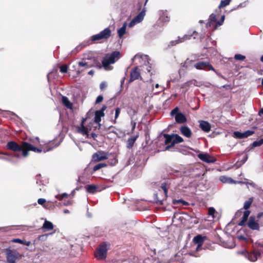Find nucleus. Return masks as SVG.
<instances>
[{"mask_svg": "<svg viewBox=\"0 0 263 263\" xmlns=\"http://www.w3.org/2000/svg\"><path fill=\"white\" fill-rule=\"evenodd\" d=\"M111 35V31L109 28H106L99 33L91 36V41L92 42L99 41L101 40H107Z\"/></svg>", "mask_w": 263, "mask_h": 263, "instance_id": "423d86ee", "label": "nucleus"}, {"mask_svg": "<svg viewBox=\"0 0 263 263\" xmlns=\"http://www.w3.org/2000/svg\"><path fill=\"white\" fill-rule=\"evenodd\" d=\"M189 254L190 255V256H195V257H198V255H197L195 254V253L194 252H190L189 253Z\"/></svg>", "mask_w": 263, "mask_h": 263, "instance_id": "4d7b16f0", "label": "nucleus"}, {"mask_svg": "<svg viewBox=\"0 0 263 263\" xmlns=\"http://www.w3.org/2000/svg\"><path fill=\"white\" fill-rule=\"evenodd\" d=\"M183 66L186 68H189L193 66L198 70H203L205 71L212 70L216 72L213 66L208 61H199L194 63V60L187 59L184 63Z\"/></svg>", "mask_w": 263, "mask_h": 263, "instance_id": "f03ea898", "label": "nucleus"}, {"mask_svg": "<svg viewBox=\"0 0 263 263\" xmlns=\"http://www.w3.org/2000/svg\"><path fill=\"white\" fill-rule=\"evenodd\" d=\"M261 254V249H258L257 251H254L253 253L248 254V258L249 260L252 261H255L258 258V256Z\"/></svg>", "mask_w": 263, "mask_h": 263, "instance_id": "6ab92c4d", "label": "nucleus"}, {"mask_svg": "<svg viewBox=\"0 0 263 263\" xmlns=\"http://www.w3.org/2000/svg\"><path fill=\"white\" fill-rule=\"evenodd\" d=\"M12 242L19 243L21 244H24L23 240H22L20 239H18V238L13 239V240H12Z\"/></svg>", "mask_w": 263, "mask_h": 263, "instance_id": "de8ad7c7", "label": "nucleus"}, {"mask_svg": "<svg viewBox=\"0 0 263 263\" xmlns=\"http://www.w3.org/2000/svg\"><path fill=\"white\" fill-rule=\"evenodd\" d=\"M108 249V248L106 243L101 244L95 254V257L99 260L105 259Z\"/></svg>", "mask_w": 263, "mask_h": 263, "instance_id": "6e6552de", "label": "nucleus"}, {"mask_svg": "<svg viewBox=\"0 0 263 263\" xmlns=\"http://www.w3.org/2000/svg\"><path fill=\"white\" fill-rule=\"evenodd\" d=\"M145 8H144L142 10L133 18V20L130 23L129 26H131L132 25V23L141 22L143 20L144 16L145 15Z\"/></svg>", "mask_w": 263, "mask_h": 263, "instance_id": "4468645a", "label": "nucleus"}, {"mask_svg": "<svg viewBox=\"0 0 263 263\" xmlns=\"http://www.w3.org/2000/svg\"><path fill=\"white\" fill-rule=\"evenodd\" d=\"M13 157L19 158L21 157V155L20 154H15L13 155Z\"/></svg>", "mask_w": 263, "mask_h": 263, "instance_id": "e2e57ef3", "label": "nucleus"}, {"mask_svg": "<svg viewBox=\"0 0 263 263\" xmlns=\"http://www.w3.org/2000/svg\"><path fill=\"white\" fill-rule=\"evenodd\" d=\"M78 182L80 183L85 184L86 182L83 180V178L82 176H79L78 178Z\"/></svg>", "mask_w": 263, "mask_h": 263, "instance_id": "603ef678", "label": "nucleus"}, {"mask_svg": "<svg viewBox=\"0 0 263 263\" xmlns=\"http://www.w3.org/2000/svg\"><path fill=\"white\" fill-rule=\"evenodd\" d=\"M263 144V138L258 141H254L253 143V145L254 147L260 146Z\"/></svg>", "mask_w": 263, "mask_h": 263, "instance_id": "ea45409f", "label": "nucleus"}, {"mask_svg": "<svg viewBox=\"0 0 263 263\" xmlns=\"http://www.w3.org/2000/svg\"><path fill=\"white\" fill-rule=\"evenodd\" d=\"M165 143L167 145L166 149L174 146L175 144L179 143L183 141V138L177 134H164Z\"/></svg>", "mask_w": 263, "mask_h": 263, "instance_id": "20e7f679", "label": "nucleus"}, {"mask_svg": "<svg viewBox=\"0 0 263 263\" xmlns=\"http://www.w3.org/2000/svg\"><path fill=\"white\" fill-rule=\"evenodd\" d=\"M59 69L61 73H65L67 72L68 66L66 64H63L60 66Z\"/></svg>", "mask_w": 263, "mask_h": 263, "instance_id": "72a5a7b5", "label": "nucleus"}, {"mask_svg": "<svg viewBox=\"0 0 263 263\" xmlns=\"http://www.w3.org/2000/svg\"><path fill=\"white\" fill-rule=\"evenodd\" d=\"M199 34L196 31H194L192 33H189L187 34H185L183 37H178V40L172 41L170 42L168 46H174L176 45L177 44L182 43L186 40H190L193 37L194 39H197L198 37Z\"/></svg>", "mask_w": 263, "mask_h": 263, "instance_id": "0eeeda50", "label": "nucleus"}, {"mask_svg": "<svg viewBox=\"0 0 263 263\" xmlns=\"http://www.w3.org/2000/svg\"><path fill=\"white\" fill-rule=\"evenodd\" d=\"M104 116V113L102 112V111L97 110L95 112V122L99 123L101 119V118Z\"/></svg>", "mask_w": 263, "mask_h": 263, "instance_id": "bb28decb", "label": "nucleus"}, {"mask_svg": "<svg viewBox=\"0 0 263 263\" xmlns=\"http://www.w3.org/2000/svg\"><path fill=\"white\" fill-rule=\"evenodd\" d=\"M86 62L90 65V68L95 66H98L100 65L98 60L95 57H91L86 59Z\"/></svg>", "mask_w": 263, "mask_h": 263, "instance_id": "aec40b11", "label": "nucleus"}, {"mask_svg": "<svg viewBox=\"0 0 263 263\" xmlns=\"http://www.w3.org/2000/svg\"><path fill=\"white\" fill-rule=\"evenodd\" d=\"M254 131L248 130L243 133V135L245 138H247L254 134Z\"/></svg>", "mask_w": 263, "mask_h": 263, "instance_id": "a19ab883", "label": "nucleus"}, {"mask_svg": "<svg viewBox=\"0 0 263 263\" xmlns=\"http://www.w3.org/2000/svg\"><path fill=\"white\" fill-rule=\"evenodd\" d=\"M248 226L252 230H258L259 229V224L255 220V218L250 217L248 222Z\"/></svg>", "mask_w": 263, "mask_h": 263, "instance_id": "dca6fc26", "label": "nucleus"}, {"mask_svg": "<svg viewBox=\"0 0 263 263\" xmlns=\"http://www.w3.org/2000/svg\"><path fill=\"white\" fill-rule=\"evenodd\" d=\"M89 64L86 62V59H83V60L81 62H79L78 63V65L79 67H84L83 69H81V71H83L85 69H87L90 68Z\"/></svg>", "mask_w": 263, "mask_h": 263, "instance_id": "393cba45", "label": "nucleus"}, {"mask_svg": "<svg viewBox=\"0 0 263 263\" xmlns=\"http://www.w3.org/2000/svg\"><path fill=\"white\" fill-rule=\"evenodd\" d=\"M58 69L57 68L53 69L47 75V79L49 82L53 81L54 80H58Z\"/></svg>", "mask_w": 263, "mask_h": 263, "instance_id": "2eb2a0df", "label": "nucleus"}, {"mask_svg": "<svg viewBox=\"0 0 263 263\" xmlns=\"http://www.w3.org/2000/svg\"><path fill=\"white\" fill-rule=\"evenodd\" d=\"M252 201H253L252 198H249V199L248 200L246 201L244 203L243 209H245V210L248 209L250 208V206H251V204H252Z\"/></svg>", "mask_w": 263, "mask_h": 263, "instance_id": "f704fd0d", "label": "nucleus"}, {"mask_svg": "<svg viewBox=\"0 0 263 263\" xmlns=\"http://www.w3.org/2000/svg\"><path fill=\"white\" fill-rule=\"evenodd\" d=\"M216 212L215 209L213 207H210L208 210L209 215L212 216V218H214V214Z\"/></svg>", "mask_w": 263, "mask_h": 263, "instance_id": "58836bf2", "label": "nucleus"}, {"mask_svg": "<svg viewBox=\"0 0 263 263\" xmlns=\"http://www.w3.org/2000/svg\"><path fill=\"white\" fill-rule=\"evenodd\" d=\"M88 73L90 75H92L94 73V71L93 70H90Z\"/></svg>", "mask_w": 263, "mask_h": 263, "instance_id": "774afa93", "label": "nucleus"}, {"mask_svg": "<svg viewBox=\"0 0 263 263\" xmlns=\"http://www.w3.org/2000/svg\"><path fill=\"white\" fill-rule=\"evenodd\" d=\"M222 87L223 88H229V89H230L231 88V86L230 85H223L222 86Z\"/></svg>", "mask_w": 263, "mask_h": 263, "instance_id": "0e129e2a", "label": "nucleus"}, {"mask_svg": "<svg viewBox=\"0 0 263 263\" xmlns=\"http://www.w3.org/2000/svg\"><path fill=\"white\" fill-rule=\"evenodd\" d=\"M161 189L163 190L164 194L165 196H167V187H166V184L165 183H163L161 184Z\"/></svg>", "mask_w": 263, "mask_h": 263, "instance_id": "a18cd8bd", "label": "nucleus"}, {"mask_svg": "<svg viewBox=\"0 0 263 263\" xmlns=\"http://www.w3.org/2000/svg\"><path fill=\"white\" fill-rule=\"evenodd\" d=\"M248 159L247 155H245L242 159V163H244Z\"/></svg>", "mask_w": 263, "mask_h": 263, "instance_id": "6e6d98bb", "label": "nucleus"}, {"mask_svg": "<svg viewBox=\"0 0 263 263\" xmlns=\"http://www.w3.org/2000/svg\"><path fill=\"white\" fill-rule=\"evenodd\" d=\"M106 107L105 106H103L101 110L99 111H102V112H104V111L106 109Z\"/></svg>", "mask_w": 263, "mask_h": 263, "instance_id": "69168bd1", "label": "nucleus"}, {"mask_svg": "<svg viewBox=\"0 0 263 263\" xmlns=\"http://www.w3.org/2000/svg\"><path fill=\"white\" fill-rule=\"evenodd\" d=\"M234 137L238 139H242L244 138L243 133H240L239 132H235L233 133Z\"/></svg>", "mask_w": 263, "mask_h": 263, "instance_id": "e433bc0d", "label": "nucleus"}, {"mask_svg": "<svg viewBox=\"0 0 263 263\" xmlns=\"http://www.w3.org/2000/svg\"><path fill=\"white\" fill-rule=\"evenodd\" d=\"M103 98L102 96H99L97 98V99L96 100V103H99L103 101Z\"/></svg>", "mask_w": 263, "mask_h": 263, "instance_id": "3c124183", "label": "nucleus"}, {"mask_svg": "<svg viewBox=\"0 0 263 263\" xmlns=\"http://www.w3.org/2000/svg\"><path fill=\"white\" fill-rule=\"evenodd\" d=\"M6 258L8 263H15L18 259V253L15 251L10 249L6 250Z\"/></svg>", "mask_w": 263, "mask_h": 263, "instance_id": "1a4fd4ad", "label": "nucleus"}, {"mask_svg": "<svg viewBox=\"0 0 263 263\" xmlns=\"http://www.w3.org/2000/svg\"><path fill=\"white\" fill-rule=\"evenodd\" d=\"M42 229L45 231L52 230L53 229V225L51 222L45 220L43 225Z\"/></svg>", "mask_w": 263, "mask_h": 263, "instance_id": "4be33fe9", "label": "nucleus"}, {"mask_svg": "<svg viewBox=\"0 0 263 263\" xmlns=\"http://www.w3.org/2000/svg\"><path fill=\"white\" fill-rule=\"evenodd\" d=\"M135 80H142V77L141 76V70L138 66L134 67L131 70L129 82H132Z\"/></svg>", "mask_w": 263, "mask_h": 263, "instance_id": "9d476101", "label": "nucleus"}, {"mask_svg": "<svg viewBox=\"0 0 263 263\" xmlns=\"http://www.w3.org/2000/svg\"><path fill=\"white\" fill-rule=\"evenodd\" d=\"M85 188L87 192L93 194L96 192L98 186L93 184H90L86 185Z\"/></svg>", "mask_w": 263, "mask_h": 263, "instance_id": "cd10ccee", "label": "nucleus"}, {"mask_svg": "<svg viewBox=\"0 0 263 263\" xmlns=\"http://www.w3.org/2000/svg\"><path fill=\"white\" fill-rule=\"evenodd\" d=\"M234 59L238 61H243L246 59V57L245 55L240 54H236L234 56Z\"/></svg>", "mask_w": 263, "mask_h": 263, "instance_id": "4c0bfd02", "label": "nucleus"}, {"mask_svg": "<svg viewBox=\"0 0 263 263\" xmlns=\"http://www.w3.org/2000/svg\"><path fill=\"white\" fill-rule=\"evenodd\" d=\"M86 118H83L82 120V122H81V125H84V123L85 122L86 120Z\"/></svg>", "mask_w": 263, "mask_h": 263, "instance_id": "052dcab7", "label": "nucleus"}, {"mask_svg": "<svg viewBox=\"0 0 263 263\" xmlns=\"http://www.w3.org/2000/svg\"><path fill=\"white\" fill-rule=\"evenodd\" d=\"M68 196V194L66 193H63L60 195H57L55 196V198L59 199V200H61L62 199L64 198H66Z\"/></svg>", "mask_w": 263, "mask_h": 263, "instance_id": "79ce46f5", "label": "nucleus"}, {"mask_svg": "<svg viewBox=\"0 0 263 263\" xmlns=\"http://www.w3.org/2000/svg\"><path fill=\"white\" fill-rule=\"evenodd\" d=\"M202 245H197V247H196V250L198 251L201 250V247Z\"/></svg>", "mask_w": 263, "mask_h": 263, "instance_id": "13d9d810", "label": "nucleus"}, {"mask_svg": "<svg viewBox=\"0 0 263 263\" xmlns=\"http://www.w3.org/2000/svg\"><path fill=\"white\" fill-rule=\"evenodd\" d=\"M180 130L181 134L187 138H190L192 136V131L186 126H182L180 128Z\"/></svg>", "mask_w": 263, "mask_h": 263, "instance_id": "a211bd4d", "label": "nucleus"}, {"mask_svg": "<svg viewBox=\"0 0 263 263\" xmlns=\"http://www.w3.org/2000/svg\"><path fill=\"white\" fill-rule=\"evenodd\" d=\"M204 239V237L201 235H198L193 238V241L195 244L202 245Z\"/></svg>", "mask_w": 263, "mask_h": 263, "instance_id": "5701e85b", "label": "nucleus"}, {"mask_svg": "<svg viewBox=\"0 0 263 263\" xmlns=\"http://www.w3.org/2000/svg\"><path fill=\"white\" fill-rule=\"evenodd\" d=\"M78 132L83 135H88V130L84 125H81L78 127Z\"/></svg>", "mask_w": 263, "mask_h": 263, "instance_id": "7c9ffc66", "label": "nucleus"}, {"mask_svg": "<svg viewBox=\"0 0 263 263\" xmlns=\"http://www.w3.org/2000/svg\"><path fill=\"white\" fill-rule=\"evenodd\" d=\"M106 166H107V164L106 163H99V164H97L96 165H95L93 167V171H97L99 170V169H100L102 167H105Z\"/></svg>", "mask_w": 263, "mask_h": 263, "instance_id": "c9c22d12", "label": "nucleus"}, {"mask_svg": "<svg viewBox=\"0 0 263 263\" xmlns=\"http://www.w3.org/2000/svg\"><path fill=\"white\" fill-rule=\"evenodd\" d=\"M109 155L104 151H98L93 154L92 159L93 162H97L107 159Z\"/></svg>", "mask_w": 263, "mask_h": 263, "instance_id": "9b49d317", "label": "nucleus"}, {"mask_svg": "<svg viewBox=\"0 0 263 263\" xmlns=\"http://www.w3.org/2000/svg\"><path fill=\"white\" fill-rule=\"evenodd\" d=\"M231 0H222L218 6L219 8H221L229 5Z\"/></svg>", "mask_w": 263, "mask_h": 263, "instance_id": "473e14b6", "label": "nucleus"}, {"mask_svg": "<svg viewBox=\"0 0 263 263\" xmlns=\"http://www.w3.org/2000/svg\"><path fill=\"white\" fill-rule=\"evenodd\" d=\"M126 24L124 23L123 25L118 30V36L121 38L126 32Z\"/></svg>", "mask_w": 263, "mask_h": 263, "instance_id": "c756f323", "label": "nucleus"}, {"mask_svg": "<svg viewBox=\"0 0 263 263\" xmlns=\"http://www.w3.org/2000/svg\"><path fill=\"white\" fill-rule=\"evenodd\" d=\"M46 202V200L44 198H40L37 200V203L41 205H44V204Z\"/></svg>", "mask_w": 263, "mask_h": 263, "instance_id": "8fccbe9b", "label": "nucleus"}, {"mask_svg": "<svg viewBox=\"0 0 263 263\" xmlns=\"http://www.w3.org/2000/svg\"><path fill=\"white\" fill-rule=\"evenodd\" d=\"M172 116H175V120L177 123H182L186 121L185 116L181 112H178V107L175 108L171 112Z\"/></svg>", "mask_w": 263, "mask_h": 263, "instance_id": "f8f14e48", "label": "nucleus"}, {"mask_svg": "<svg viewBox=\"0 0 263 263\" xmlns=\"http://www.w3.org/2000/svg\"><path fill=\"white\" fill-rule=\"evenodd\" d=\"M259 246H260V248L259 249H261V252L263 250V243H259Z\"/></svg>", "mask_w": 263, "mask_h": 263, "instance_id": "680f3d73", "label": "nucleus"}, {"mask_svg": "<svg viewBox=\"0 0 263 263\" xmlns=\"http://www.w3.org/2000/svg\"><path fill=\"white\" fill-rule=\"evenodd\" d=\"M120 52L118 51H114L111 54H106L102 61V66L106 70L112 69V66L110 65L115 63L120 59Z\"/></svg>", "mask_w": 263, "mask_h": 263, "instance_id": "7ed1b4c3", "label": "nucleus"}, {"mask_svg": "<svg viewBox=\"0 0 263 263\" xmlns=\"http://www.w3.org/2000/svg\"><path fill=\"white\" fill-rule=\"evenodd\" d=\"M41 177L40 175H37L36 176V184H39V185L40 186L39 190L40 191H45V186H44L43 183L42 182V181L41 179Z\"/></svg>", "mask_w": 263, "mask_h": 263, "instance_id": "c85d7f7f", "label": "nucleus"}, {"mask_svg": "<svg viewBox=\"0 0 263 263\" xmlns=\"http://www.w3.org/2000/svg\"><path fill=\"white\" fill-rule=\"evenodd\" d=\"M262 115H263V108H261V109L259 110V112H258V115H259V116H261Z\"/></svg>", "mask_w": 263, "mask_h": 263, "instance_id": "bf43d9fd", "label": "nucleus"}, {"mask_svg": "<svg viewBox=\"0 0 263 263\" xmlns=\"http://www.w3.org/2000/svg\"><path fill=\"white\" fill-rule=\"evenodd\" d=\"M176 203H181H181H183V204H184V205H186V204H187V202H186V201H185L182 200H177V201H176Z\"/></svg>", "mask_w": 263, "mask_h": 263, "instance_id": "5fc2aeb1", "label": "nucleus"}, {"mask_svg": "<svg viewBox=\"0 0 263 263\" xmlns=\"http://www.w3.org/2000/svg\"><path fill=\"white\" fill-rule=\"evenodd\" d=\"M31 141L34 145L39 144L40 147H35L26 142H23L21 145H20L14 141L8 142L6 147L7 149L15 152L22 151V155L24 157H26L28 156V152L30 151L40 153L43 151L44 153L48 152L53 148V147H51L48 144L43 146V144L41 143L39 137H35L34 139L31 140Z\"/></svg>", "mask_w": 263, "mask_h": 263, "instance_id": "f257e3e1", "label": "nucleus"}, {"mask_svg": "<svg viewBox=\"0 0 263 263\" xmlns=\"http://www.w3.org/2000/svg\"><path fill=\"white\" fill-rule=\"evenodd\" d=\"M165 143L167 145L166 149L174 146L175 144L179 143L183 141V138L177 134H164Z\"/></svg>", "mask_w": 263, "mask_h": 263, "instance_id": "39448f33", "label": "nucleus"}, {"mask_svg": "<svg viewBox=\"0 0 263 263\" xmlns=\"http://www.w3.org/2000/svg\"><path fill=\"white\" fill-rule=\"evenodd\" d=\"M209 20H210V23L216 22V21H217L216 15L215 14H214V13H212V14L210 15Z\"/></svg>", "mask_w": 263, "mask_h": 263, "instance_id": "c03bdc74", "label": "nucleus"}, {"mask_svg": "<svg viewBox=\"0 0 263 263\" xmlns=\"http://www.w3.org/2000/svg\"><path fill=\"white\" fill-rule=\"evenodd\" d=\"M62 102L67 108H71L72 104L70 102V101L68 100V99L67 97H62Z\"/></svg>", "mask_w": 263, "mask_h": 263, "instance_id": "2f4dec72", "label": "nucleus"}, {"mask_svg": "<svg viewBox=\"0 0 263 263\" xmlns=\"http://www.w3.org/2000/svg\"><path fill=\"white\" fill-rule=\"evenodd\" d=\"M224 15H222L221 16V20L220 21H217L216 22V26H221L222 24V23H223V22L224 21Z\"/></svg>", "mask_w": 263, "mask_h": 263, "instance_id": "49530a36", "label": "nucleus"}, {"mask_svg": "<svg viewBox=\"0 0 263 263\" xmlns=\"http://www.w3.org/2000/svg\"><path fill=\"white\" fill-rule=\"evenodd\" d=\"M120 111H121V109L119 107L116 108V109H115V121H114L115 123H116V120L118 118L119 114L120 113Z\"/></svg>", "mask_w": 263, "mask_h": 263, "instance_id": "37998d69", "label": "nucleus"}, {"mask_svg": "<svg viewBox=\"0 0 263 263\" xmlns=\"http://www.w3.org/2000/svg\"><path fill=\"white\" fill-rule=\"evenodd\" d=\"M250 214V211H246L243 213V215L242 218L241 220L239 222V225L242 226L244 225L245 222H246L248 218V217Z\"/></svg>", "mask_w": 263, "mask_h": 263, "instance_id": "a878e982", "label": "nucleus"}, {"mask_svg": "<svg viewBox=\"0 0 263 263\" xmlns=\"http://www.w3.org/2000/svg\"><path fill=\"white\" fill-rule=\"evenodd\" d=\"M199 127L203 131L206 133L210 131L211 127L210 124L205 121H199Z\"/></svg>", "mask_w": 263, "mask_h": 263, "instance_id": "f3484780", "label": "nucleus"}, {"mask_svg": "<svg viewBox=\"0 0 263 263\" xmlns=\"http://www.w3.org/2000/svg\"><path fill=\"white\" fill-rule=\"evenodd\" d=\"M138 136L136 135L135 136L131 137L130 138H128L127 142V147L128 148H130L133 147L134 143L135 142L136 140H137Z\"/></svg>", "mask_w": 263, "mask_h": 263, "instance_id": "b1692460", "label": "nucleus"}, {"mask_svg": "<svg viewBox=\"0 0 263 263\" xmlns=\"http://www.w3.org/2000/svg\"><path fill=\"white\" fill-rule=\"evenodd\" d=\"M219 180H220L221 182L224 183L236 184L237 183H238V182L234 181L231 178L224 176H220L219 178Z\"/></svg>", "mask_w": 263, "mask_h": 263, "instance_id": "412c9836", "label": "nucleus"}, {"mask_svg": "<svg viewBox=\"0 0 263 263\" xmlns=\"http://www.w3.org/2000/svg\"><path fill=\"white\" fill-rule=\"evenodd\" d=\"M198 157L201 161L208 163H214L216 161V159L214 157L207 153H200L198 155Z\"/></svg>", "mask_w": 263, "mask_h": 263, "instance_id": "ddd939ff", "label": "nucleus"}, {"mask_svg": "<svg viewBox=\"0 0 263 263\" xmlns=\"http://www.w3.org/2000/svg\"><path fill=\"white\" fill-rule=\"evenodd\" d=\"M238 238H239V239H241V240H245L246 239V238L244 236H242V235L238 236Z\"/></svg>", "mask_w": 263, "mask_h": 263, "instance_id": "338daca9", "label": "nucleus"}, {"mask_svg": "<svg viewBox=\"0 0 263 263\" xmlns=\"http://www.w3.org/2000/svg\"><path fill=\"white\" fill-rule=\"evenodd\" d=\"M238 183H243L246 184H250V185L252 186L253 187L255 188L256 187V185L253 182H238Z\"/></svg>", "mask_w": 263, "mask_h": 263, "instance_id": "09e8293b", "label": "nucleus"}, {"mask_svg": "<svg viewBox=\"0 0 263 263\" xmlns=\"http://www.w3.org/2000/svg\"><path fill=\"white\" fill-rule=\"evenodd\" d=\"M106 83H101L100 86V88L101 90H103L106 87Z\"/></svg>", "mask_w": 263, "mask_h": 263, "instance_id": "864d4df0", "label": "nucleus"}]
</instances>
